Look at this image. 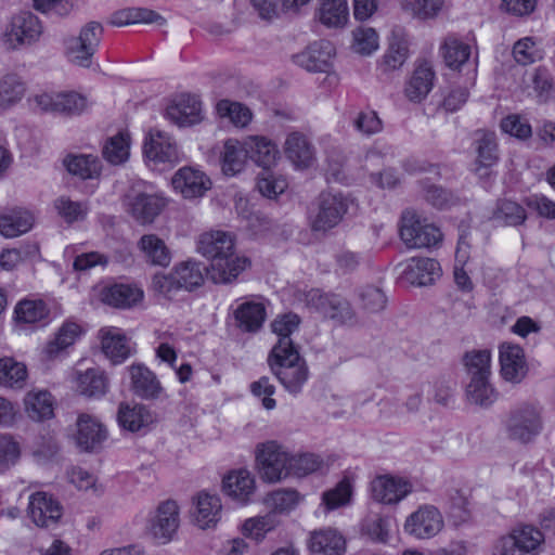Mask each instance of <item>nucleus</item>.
<instances>
[{
    "label": "nucleus",
    "instance_id": "7c9ffc66",
    "mask_svg": "<svg viewBox=\"0 0 555 555\" xmlns=\"http://www.w3.org/2000/svg\"><path fill=\"white\" fill-rule=\"evenodd\" d=\"M335 55L330 41L319 40L309 44L304 51L294 55V62L308 72H326Z\"/></svg>",
    "mask_w": 555,
    "mask_h": 555
},
{
    "label": "nucleus",
    "instance_id": "f8f14e48",
    "mask_svg": "<svg viewBox=\"0 0 555 555\" xmlns=\"http://www.w3.org/2000/svg\"><path fill=\"white\" fill-rule=\"evenodd\" d=\"M27 516L38 528H52L60 524L64 508L51 493L37 491L28 496Z\"/></svg>",
    "mask_w": 555,
    "mask_h": 555
},
{
    "label": "nucleus",
    "instance_id": "ea45409f",
    "mask_svg": "<svg viewBox=\"0 0 555 555\" xmlns=\"http://www.w3.org/2000/svg\"><path fill=\"white\" fill-rule=\"evenodd\" d=\"M117 420L119 425L131 433H138L149 428L155 422V414L143 404L121 403L118 409Z\"/></svg>",
    "mask_w": 555,
    "mask_h": 555
},
{
    "label": "nucleus",
    "instance_id": "bb28decb",
    "mask_svg": "<svg viewBox=\"0 0 555 555\" xmlns=\"http://www.w3.org/2000/svg\"><path fill=\"white\" fill-rule=\"evenodd\" d=\"M236 249L233 233L223 230H209L201 233L196 240V251L211 261L227 256Z\"/></svg>",
    "mask_w": 555,
    "mask_h": 555
},
{
    "label": "nucleus",
    "instance_id": "774afa93",
    "mask_svg": "<svg viewBox=\"0 0 555 555\" xmlns=\"http://www.w3.org/2000/svg\"><path fill=\"white\" fill-rule=\"evenodd\" d=\"M38 254L36 245L4 249L0 254V267L5 271L17 269L26 259Z\"/></svg>",
    "mask_w": 555,
    "mask_h": 555
},
{
    "label": "nucleus",
    "instance_id": "de8ad7c7",
    "mask_svg": "<svg viewBox=\"0 0 555 555\" xmlns=\"http://www.w3.org/2000/svg\"><path fill=\"white\" fill-rule=\"evenodd\" d=\"M248 155L246 141L228 139L221 153L222 171L227 176H235L244 170Z\"/></svg>",
    "mask_w": 555,
    "mask_h": 555
},
{
    "label": "nucleus",
    "instance_id": "20e7f679",
    "mask_svg": "<svg viewBox=\"0 0 555 555\" xmlns=\"http://www.w3.org/2000/svg\"><path fill=\"white\" fill-rule=\"evenodd\" d=\"M272 370L286 391L297 395L308 380V369L298 351H283L282 346L272 349Z\"/></svg>",
    "mask_w": 555,
    "mask_h": 555
},
{
    "label": "nucleus",
    "instance_id": "bf43d9fd",
    "mask_svg": "<svg viewBox=\"0 0 555 555\" xmlns=\"http://www.w3.org/2000/svg\"><path fill=\"white\" fill-rule=\"evenodd\" d=\"M491 218L501 225L516 227L527 220V212L517 202L501 199L496 203Z\"/></svg>",
    "mask_w": 555,
    "mask_h": 555
},
{
    "label": "nucleus",
    "instance_id": "6e6d98bb",
    "mask_svg": "<svg viewBox=\"0 0 555 555\" xmlns=\"http://www.w3.org/2000/svg\"><path fill=\"white\" fill-rule=\"evenodd\" d=\"M465 398L468 403L488 408L498 399V391L490 379H469L465 388Z\"/></svg>",
    "mask_w": 555,
    "mask_h": 555
},
{
    "label": "nucleus",
    "instance_id": "b1692460",
    "mask_svg": "<svg viewBox=\"0 0 555 555\" xmlns=\"http://www.w3.org/2000/svg\"><path fill=\"white\" fill-rule=\"evenodd\" d=\"M130 390L143 400H158L165 389L157 375L143 363H132L126 367Z\"/></svg>",
    "mask_w": 555,
    "mask_h": 555
},
{
    "label": "nucleus",
    "instance_id": "5fc2aeb1",
    "mask_svg": "<svg viewBox=\"0 0 555 555\" xmlns=\"http://www.w3.org/2000/svg\"><path fill=\"white\" fill-rule=\"evenodd\" d=\"M234 317L243 331L255 332L264 322L266 308L261 302L246 301L236 308Z\"/></svg>",
    "mask_w": 555,
    "mask_h": 555
},
{
    "label": "nucleus",
    "instance_id": "8fccbe9b",
    "mask_svg": "<svg viewBox=\"0 0 555 555\" xmlns=\"http://www.w3.org/2000/svg\"><path fill=\"white\" fill-rule=\"evenodd\" d=\"M475 146L477 153L478 167L476 171L479 176L488 175V171L482 172V169L492 167L499 159L498 144L494 132L477 131L475 138Z\"/></svg>",
    "mask_w": 555,
    "mask_h": 555
},
{
    "label": "nucleus",
    "instance_id": "58836bf2",
    "mask_svg": "<svg viewBox=\"0 0 555 555\" xmlns=\"http://www.w3.org/2000/svg\"><path fill=\"white\" fill-rule=\"evenodd\" d=\"M55 400L48 390L31 389L24 399V412L34 422L49 421L54 416Z\"/></svg>",
    "mask_w": 555,
    "mask_h": 555
},
{
    "label": "nucleus",
    "instance_id": "72a5a7b5",
    "mask_svg": "<svg viewBox=\"0 0 555 555\" xmlns=\"http://www.w3.org/2000/svg\"><path fill=\"white\" fill-rule=\"evenodd\" d=\"M348 0H318L314 18L330 29H343L349 23Z\"/></svg>",
    "mask_w": 555,
    "mask_h": 555
},
{
    "label": "nucleus",
    "instance_id": "2f4dec72",
    "mask_svg": "<svg viewBox=\"0 0 555 555\" xmlns=\"http://www.w3.org/2000/svg\"><path fill=\"white\" fill-rule=\"evenodd\" d=\"M103 353L114 363L120 364L131 354L129 338L117 326H103L98 332Z\"/></svg>",
    "mask_w": 555,
    "mask_h": 555
},
{
    "label": "nucleus",
    "instance_id": "69168bd1",
    "mask_svg": "<svg viewBox=\"0 0 555 555\" xmlns=\"http://www.w3.org/2000/svg\"><path fill=\"white\" fill-rule=\"evenodd\" d=\"M67 479L77 490L99 496L103 493V487L98 478L81 467H72L67 472Z\"/></svg>",
    "mask_w": 555,
    "mask_h": 555
},
{
    "label": "nucleus",
    "instance_id": "4be33fe9",
    "mask_svg": "<svg viewBox=\"0 0 555 555\" xmlns=\"http://www.w3.org/2000/svg\"><path fill=\"white\" fill-rule=\"evenodd\" d=\"M251 267L250 259L235 250L214 259L207 268V276L215 284H232Z\"/></svg>",
    "mask_w": 555,
    "mask_h": 555
},
{
    "label": "nucleus",
    "instance_id": "49530a36",
    "mask_svg": "<svg viewBox=\"0 0 555 555\" xmlns=\"http://www.w3.org/2000/svg\"><path fill=\"white\" fill-rule=\"evenodd\" d=\"M279 522L272 513L256 515L244 519L238 526V531L244 540H250L256 544L262 543Z\"/></svg>",
    "mask_w": 555,
    "mask_h": 555
},
{
    "label": "nucleus",
    "instance_id": "680f3d73",
    "mask_svg": "<svg viewBox=\"0 0 555 555\" xmlns=\"http://www.w3.org/2000/svg\"><path fill=\"white\" fill-rule=\"evenodd\" d=\"M130 155V135L128 132H119L111 137L103 146L104 158L113 164L125 163Z\"/></svg>",
    "mask_w": 555,
    "mask_h": 555
},
{
    "label": "nucleus",
    "instance_id": "4c0bfd02",
    "mask_svg": "<svg viewBox=\"0 0 555 555\" xmlns=\"http://www.w3.org/2000/svg\"><path fill=\"white\" fill-rule=\"evenodd\" d=\"M409 39L406 34L396 28L391 31L388 39V47L382 57L380 66L384 72H391L403 66L410 55Z\"/></svg>",
    "mask_w": 555,
    "mask_h": 555
},
{
    "label": "nucleus",
    "instance_id": "f257e3e1",
    "mask_svg": "<svg viewBox=\"0 0 555 555\" xmlns=\"http://www.w3.org/2000/svg\"><path fill=\"white\" fill-rule=\"evenodd\" d=\"M291 451L276 440L258 443L255 448V463L261 479L278 483L289 479Z\"/></svg>",
    "mask_w": 555,
    "mask_h": 555
},
{
    "label": "nucleus",
    "instance_id": "423d86ee",
    "mask_svg": "<svg viewBox=\"0 0 555 555\" xmlns=\"http://www.w3.org/2000/svg\"><path fill=\"white\" fill-rule=\"evenodd\" d=\"M33 102L42 112L65 116L81 115L92 105V101L87 94L74 90L43 92L35 95Z\"/></svg>",
    "mask_w": 555,
    "mask_h": 555
},
{
    "label": "nucleus",
    "instance_id": "6e6552de",
    "mask_svg": "<svg viewBox=\"0 0 555 555\" xmlns=\"http://www.w3.org/2000/svg\"><path fill=\"white\" fill-rule=\"evenodd\" d=\"M180 527V506L175 500L160 502L149 518L147 531L158 544L170 543Z\"/></svg>",
    "mask_w": 555,
    "mask_h": 555
},
{
    "label": "nucleus",
    "instance_id": "e2e57ef3",
    "mask_svg": "<svg viewBox=\"0 0 555 555\" xmlns=\"http://www.w3.org/2000/svg\"><path fill=\"white\" fill-rule=\"evenodd\" d=\"M67 170L82 179H93L100 175L101 162L93 155H73L65 159Z\"/></svg>",
    "mask_w": 555,
    "mask_h": 555
},
{
    "label": "nucleus",
    "instance_id": "412c9836",
    "mask_svg": "<svg viewBox=\"0 0 555 555\" xmlns=\"http://www.w3.org/2000/svg\"><path fill=\"white\" fill-rule=\"evenodd\" d=\"M413 491L410 479L398 475H379L371 482L372 498L383 504L395 505Z\"/></svg>",
    "mask_w": 555,
    "mask_h": 555
},
{
    "label": "nucleus",
    "instance_id": "f704fd0d",
    "mask_svg": "<svg viewBox=\"0 0 555 555\" xmlns=\"http://www.w3.org/2000/svg\"><path fill=\"white\" fill-rule=\"evenodd\" d=\"M287 159L298 170L312 167L315 163V152L308 139L299 132L289 133L284 143Z\"/></svg>",
    "mask_w": 555,
    "mask_h": 555
},
{
    "label": "nucleus",
    "instance_id": "a211bd4d",
    "mask_svg": "<svg viewBox=\"0 0 555 555\" xmlns=\"http://www.w3.org/2000/svg\"><path fill=\"white\" fill-rule=\"evenodd\" d=\"M256 490V477L247 468L231 469L222 477V493L241 506H246L253 502Z\"/></svg>",
    "mask_w": 555,
    "mask_h": 555
},
{
    "label": "nucleus",
    "instance_id": "0eeeda50",
    "mask_svg": "<svg viewBox=\"0 0 555 555\" xmlns=\"http://www.w3.org/2000/svg\"><path fill=\"white\" fill-rule=\"evenodd\" d=\"M542 427V409L532 402L515 408L506 422L508 437L520 442L531 441L541 433Z\"/></svg>",
    "mask_w": 555,
    "mask_h": 555
},
{
    "label": "nucleus",
    "instance_id": "c9c22d12",
    "mask_svg": "<svg viewBox=\"0 0 555 555\" xmlns=\"http://www.w3.org/2000/svg\"><path fill=\"white\" fill-rule=\"evenodd\" d=\"M289 478L302 479L313 474H326L330 470V459L312 452L291 451Z\"/></svg>",
    "mask_w": 555,
    "mask_h": 555
},
{
    "label": "nucleus",
    "instance_id": "c756f323",
    "mask_svg": "<svg viewBox=\"0 0 555 555\" xmlns=\"http://www.w3.org/2000/svg\"><path fill=\"white\" fill-rule=\"evenodd\" d=\"M436 80V73L430 61L421 60L405 83V96L415 103L422 102L431 91Z\"/></svg>",
    "mask_w": 555,
    "mask_h": 555
},
{
    "label": "nucleus",
    "instance_id": "393cba45",
    "mask_svg": "<svg viewBox=\"0 0 555 555\" xmlns=\"http://www.w3.org/2000/svg\"><path fill=\"white\" fill-rule=\"evenodd\" d=\"M397 270L402 281L414 286H427L441 275L438 261L431 258H411L398 264Z\"/></svg>",
    "mask_w": 555,
    "mask_h": 555
},
{
    "label": "nucleus",
    "instance_id": "6ab92c4d",
    "mask_svg": "<svg viewBox=\"0 0 555 555\" xmlns=\"http://www.w3.org/2000/svg\"><path fill=\"white\" fill-rule=\"evenodd\" d=\"M143 154L154 164H175L181 159L176 140L157 128L150 129L143 143Z\"/></svg>",
    "mask_w": 555,
    "mask_h": 555
},
{
    "label": "nucleus",
    "instance_id": "864d4df0",
    "mask_svg": "<svg viewBox=\"0 0 555 555\" xmlns=\"http://www.w3.org/2000/svg\"><path fill=\"white\" fill-rule=\"evenodd\" d=\"M401 10L413 18L431 21L446 9V0H399Z\"/></svg>",
    "mask_w": 555,
    "mask_h": 555
},
{
    "label": "nucleus",
    "instance_id": "2eb2a0df",
    "mask_svg": "<svg viewBox=\"0 0 555 555\" xmlns=\"http://www.w3.org/2000/svg\"><path fill=\"white\" fill-rule=\"evenodd\" d=\"M168 199L160 193L132 190L126 197L127 212L140 224H151L167 206Z\"/></svg>",
    "mask_w": 555,
    "mask_h": 555
},
{
    "label": "nucleus",
    "instance_id": "13d9d810",
    "mask_svg": "<svg viewBox=\"0 0 555 555\" xmlns=\"http://www.w3.org/2000/svg\"><path fill=\"white\" fill-rule=\"evenodd\" d=\"M351 50L362 56H370L379 49V35L371 26H358L351 31Z\"/></svg>",
    "mask_w": 555,
    "mask_h": 555
},
{
    "label": "nucleus",
    "instance_id": "09e8293b",
    "mask_svg": "<svg viewBox=\"0 0 555 555\" xmlns=\"http://www.w3.org/2000/svg\"><path fill=\"white\" fill-rule=\"evenodd\" d=\"M353 488V476L350 474L344 475L333 488L322 493L321 506L326 512H331L349 505L352 500Z\"/></svg>",
    "mask_w": 555,
    "mask_h": 555
},
{
    "label": "nucleus",
    "instance_id": "aec40b11",
    "mask_svg": "<svg viewBox=\"0 0 555 555\" xmlns=\"http://www.w3.org/2000/svg\"><path fill=\"white\" fill-rule=\"evenodd\" d=\"M83 333L79 323L73 320L64 321L42 346V360L51 362L65 357Z\"/></svg>",
    "mask_w": 555,
    "mask_h": 555
},
{
    "label": "nucleus",
    "instance_id": "5701e85b",
    "mask_svg": "<svg viewBox=\"0 0 555 555\" xmlns=\"http://www.w3.org/2000/svg\"><path fill=\"white\" fill-rule=\"evenodd\" d=\"M501 377L513 385L520 384L527 376L529 366L524 349L513 343H503L499 347Z\"/></svg>",
    "mask_w": 555,
    "mask_h": 555
},
{
    "label": "nucleus",
    "instance_id": "a878e982",
    "mask_svg": "<svg viewBox=\"0 0 555 555\" xmlns=\"http://www.w3.org/2000/svg\"><path fill=\"white\" fill-rule=\"evenodd\" d=\"M305 300L307 306L325 318L337 320L341 323L352 318L349 302L337 295L325 294L320 289H311L306 294Z\"/></svg>",
    "mask_w": 555,
    "mask_h": 555
},
{
    "label": "nucleus",
    "instance_id": "a18cd8bd",
    "mask_svg": "<svg viewBox=\"0 0 555 555\" xmlns=\"http://www.w3.org/2000/svg\"><path fill=\"white\" fill-rule=\"evenodd\" d=\"M248 155L258 166L271 168L280 158L278 145L270 139L260 135H253L245 139Z\"/></svg>",
    "mask_w": 555,
    "mask_h": 555
},
{
    "label": "nucleus",
    "instance_id": "cd10ccee",
    "mask_svg": "<svg viewBox=\"0 0 555 555\" xmlns=\"http://www.w3.org/2000/svg\"><path fill=\"white\" fill-rule=\"evenodd\" d=\"M165 117L179 127H189L203 119L201 101L190 94L177 96L167 106Z\"/></svg>",
    "mask_w": 555,
    "mask_h": 555
},
{
    "label": "nucleus",
    "instance_id": "603ef678",
    "mask_svg": "<svg viewBox=\"0 0 555 555\" xmlns=\"http://www.w3.org/2000/svg\"><path fill=\"white\" fill-rule=\"evenodd\" d=\"M508 535L525 555H538L544 543L543 532L531 525L518 526Z\"/></svg>",
    "mask_w": 555,
    "mask_h": 555
},
{
    "label": "nucleus",
    "instance_id": "f03ea898",
    "mask_svg": "<svg viewBox=\"0 0 555 555\" xmlns=\"http://www.w3.org/2000/svg\"><path fill=\"white\" fill-rule=\"evenodd\" d=\"M43 34L41 20L31 12L13 15L0 34V44L7 51H17L38 42Z\"/></svg>",
    "mask_w": 555,
    "mask_h": 555
},
{
    "label": "nucleus",
    "instance_id": "f3484780",
    "mask_svg": "<svg viewBox=\"0 0 555 555\" xmlns=\"http://www.w3.org/2000/svg\"><path fill=\"white\" fill-rule=\"evenodd\" d=\"M348 210V199L341 194L323 193L319 197L318 209L310 216L313 231L326 232L343 220Z\"/></svg>",
    "mask_w": 555,
    "mask_h": 555
},
{
    "label": "nucleus",
    "instance_id": "e433bc0d",
    "mask_svg": "<svg viewBox=\"0 0 555 555\" xmlns=\"http://www.w3.org/2000/svg\"><path fill=\"white\" fill-rule=\"evenodd\" d=\"M35 215L23 207H15L0 212V234L14 238L29 232L35 224Z\"/></svg>",
    "mask_w": 555,
    "mask_h": 555
},
{
    "label": "nucleus",
    "instance_id": "9b49d317",
    "mask_svg": "<svg viewBox=\"0 0 555 555\" xmlns=\"http://www.w3.org/2000/svg\"><path fill=\"white\" fill-rule=\"evenodd\" d=\"M400 236L410 248L431 247L441 241L440 230L433 223L408 211L402 217Z\"/></svg>",
    "mask_w": 555,
    "mask_h": 555
},
{
    "label": "nucleus",
    "instance_id": "3c124183",
    "mask_svg": "<svg viewBox=\"0 0 555 555\" xmlns=\"http://www.w3.org/2000/svg\"><path fill=\"white\" fill-rule=\"evenodd\" d=\"M463 363L469 379H490L492 354L488 349H475L465 353Z\"/></svg>",
    "mask_w": 555,
    "mask_h": 555
},
{
    "label": "nucleus",
    "instance_id": "0e129e2a",
    "mask_svg": "<svg viewBox=\"0 0 555 555\" xmlns=\"http://www.w3.org/2000/svg\"><path fill=\"white\" fill-rule=\"evenodd\" d=\"M216 111L221 118H228L236 127H245L251 120L250 111L237 102L220 100Z\"/></svg>",
    "mask_w": 555,
    "mask_h": 555
},
{
    "label": "nucleus",
    "instance_id": "37998d69",
    "mask_svg": "<svg viewBox=\"0 0 555 555\" xmlns=\"http://www.w3.org/2000/svg\"><path fill=\"white\" fill-rule=\"evenodd\" d=\"M138 249L143 259L151 266L168 267L171 251L164 240L156 234H144L138 242Z\"/></svg>",
    "mask_w": 555,
    "mask_h": 555
},
{
    "label": "nucleus",
    "instance_id": "dca6fc26",
    "mask_svg": "<svg viewBox=\"0 0 555 555\" xmlns=\"http://www.w3.org/2000/svg\"><path fill=\"white\" fill-rule=\"evenodd\" d=\"M50 308L46 301L38 298H24L16 302L12 324L15 333L43 327L49 323Z\"/></svg>",
    "mask_w": 555,
    "mask_h": 555
},
{
    "label": "nucleus",
    "instance_id": "39448f33",
    "mask_svg": "<svg viewBox=\"0 0 555 555\" xmlns=\"http://www.w3.org/2000/svg\"><path fill=\"white\" fill-rule=\"evenodd\" d=\"M204 282L202 264L196 260L177 263L168 274L157 273L153 276V288L162 294L184 288L191 291Z\"/></svg>",
    "mask_w": 555,
    "mask_h": 555
},
{
    "label": "nucleus",
    "instance_id": "c85d7f7f",
    "mask_svg": "<svg viewBox=\"0 0 555 555\" xmlns=\"http://www.w3.org/2000/svg\"><path fill=\"white\" fill-rule=\"evenodd\" d=\"M76 426L75 440L77 446L83 451H94L107 439L108 433L105 425L93 415L80 414Z\"/></svg>",
    "mask_w": 555,
    "mask_h": 555
},
{
    "label": "nucleus",
    "instance_id": "a19ab883",
    "mask_svg": "<svg viewBox=\"0 0 555 555\" xmlns=\"http://www.w3.org/2000/svg\"><path fill=\"white\" fill-rule=\"evenodd\" d=\"M308 547L311 552L323 555H343L346 541L338 530L324 528L310 533Z\"/></svg>",
    "mask_w": 555,
    "mask_h": 555
},
{
    "label": "nucleus",
    "instance_id": "c03bdc74",
    "mask_svg": "<svg viewBox=\"0 0 555 555\" xmlns=\"http://www.w3.org/2000/svg\"><path fill=\"white\" fill-rule=\"evenodd\" d=\"M72 383L76 391L86 397H100L107 390V379L104 373L94 367L88 369L85 372H73Z\"/></svg>",
    "mask_w": 555,
    "mask_h": 555
},
{
    "label": "nucleus",
    "instance_id": "ddd939ff",
    "mask_svg": "<svg viewBox=\"0 0 555 555\" xmlns=\"http://www.w3.org/2000/svg\"><path fill=\"white\" fill-rule=\"evenodd\" d=\"M223 504L220 495L208 490L192 498L191 520L201 530L216 529L222 519Z\"/></svg>",
    "mask_w": 555,
    "mask_h": 555
},
{
    "label": "nucleus",
    "instance_id": "1a4fd4ad",
    "mask_svg": "<svg viewBox=\"0 0 555 555\" xmlns=\"http://www.w3.org/2000/svg\"><path fill=\"white\" fill-rule=\"evenodd\" d=\"M172 191L188 201H198L206 196L212 188L210 177L195 166H183L171 177Z\"/></svg>",
    "mask_w": 555,
    "mask_h": 555
},
{
    "label": "nucleus",
    "instance_id": "052dcab7",
    "mask_svg": "<svg viewBox=\"0 0 555 555\" xmlns=\"http://www.w3.org/2000/svg\"><path fill=\"white\" fill-rule=\"evenodd\" d=\"M300 319L295 313L279 315L271 324L272 332L279 337L275 346H282V350L297 351L291 339L292 334L298 330Z\"/></svg>",
    "mask_w": 555,
    "mask_h": 555
},
{
    "label": "nucleus",
    "instance_id": "338daca9",
    "mask_svg": "<svg viewBox=\"0 0 555 555\" xmlns=\"http://www.w3.org/2000/svg\"><path fill=\"white\" fill-rule=\"evenodd\" d=\"M302 500V495L294 489H280L271 492L267 504L276 512L284 513L294 509Z\"/></svg>",
    "mask_w": 555,
    "mask_h": 555
},
{
    "label": "nucleus",
    "instance_id": "7ed1b4c3",
    "mask_svg": "<svg viewBox=\"0 0 555 555\" xmlns=\"http://www.w3.org/2000/svg\"><path fill=\"white\" fill-rule=\"evenodd\" d=\"M103 27L96 22L82 26L78 34L69 35L63 41L64 56L74 66L89 68L100 46Z\"/></svg>",
    "mask_w": 555,
    "mask_h": 555
},
{
    "label": "nucleus",
    "instance_id": "473e14b6",
    "mask_svg": "<svg viewBox=\"0 0 555 555\" xmlns=\"http://www.w3.org/2000/svg\"><path fill=\"white\" fill-rule=\"evenodd\" d=\"M100 299L115 308L130 309L143 301L144 292L137 284H114L101 289Z\"/></svg>",
    "mask_w": 555,
    "mask_h": 555
},
{
    "label": "nucleus",
    "instance_id": "9d476101",
    "mask_svg": "<svg viewBox=\"0 0 555 555\" xmlns=\"http://www.w3.org/2000/svg\"><path fill=\"white\" fill-rule=\"evenodd\" d=\"M440 53L444 64L452 70H462L470 67V81L477 76L478 56L472 41L456 36H448L440 46Z\"/></svg>",
    "mask_w": 555,
    "mask_h": 555
},
{
    "label": "nucleus",
    "instance_id": "79ce46f5",
    "mask_svg": "<svg viewBox=\"0 0 555 555\" xmlns=\"http://www.w3.org/2000/svg\"><path fill=\"white\" fill-rule=\"evenodd\" d=\"M28 379L27 365L14 357H0V388L21 390Z\"/></svg>",
    "mask_w": 555,
    "mask_h": 555
},
{
    "label": "nucleus",
    "instance_id": "4468645a",
    "mask_svg": "<svg viewBox=\"0 0 555 555\" xmlns=\"http://www.w3.org/2000/svg\"><path fill=\"white\" fill-rule=\"evenodd\" d=\"M444 520L440 511L429 504L421 505L404 521V532L417 540L436 537L443 529Z\"/></svg>",
    "mask_w": 555,
    "mask_h": 555
},
{
    "label": "nucleus",
    "instance_id": "4d7b16f0",
    "mask_svg": "<svg viewBox=\"0 0 555 555\" xmlns=\"http://www.w3.org/2000/svg\"><path fill=\"white\" fill-rule=\"evenodd\" d=\"M26 93L23 79L16 74H7L0 78V108L9 109L22 101Z\"/></svg>",
    "mask_w": 555,
    "mask_h": 555
}]
</instances>
